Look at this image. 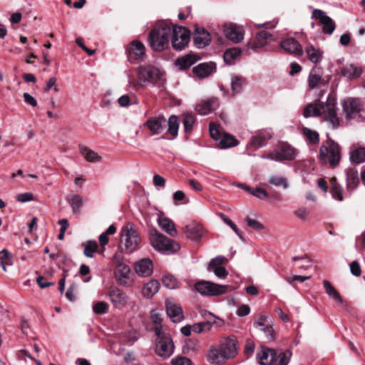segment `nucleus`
Listing matches in <instances>:
<instances>
[{
    "label": "nucleus",
    "instance_id": "7ed1b4c3",
    "mask_svg": "<svg viewBox=\"0 0 365 365\" xmlns=\"http://www.w3.org/2000/svg\"><path fill=\"white\" fill-rule=\"evenodd\" d=\"M162 73L151 65L140 66L138 68V81L128 75V86L137 91L143 86L144 83H155L161 78Z\"/></svg>",
    "mask_w": 365,
    "mask_h": 365
},
{
    "label": "nucleus",
    "instance_id": "49530a36",
    "mask_svg": "<svg viewBox=\"0 0 365 365\" xmlns=\"http://www.w3.org/2000/svg\"><path fill=\"white\" fill-rule=\"evenodd\" d=\"M168 132L175 138L178 135L179 128L178 118L176 115H171L168 119Z\"/></svg>",
    "mask_w": 365,
    "mask_h": 365
},
{
    "label": "nucleus",
    "instance_id": "bb28decb",
    "mask_svg": "<svg viewBox=\"0 0 365 365\" xmlns=\"http://www.w3.org/2000/svg\"><path fill=\"white\" fill-rule=\"evenodd\" d=\"M158 225L170 236L176 237L178 235L175 224L170 219L163 215H160L158 218Z\"/></svg>",
    "mask_w": 365,
    "mask_h": 365
},
{
    "label": "nucleus",
    "instance_id": "1a4fd4ad",
    "mask_svg": "<svg viewBox=\"0 0 365 365\" xmlns=\"http://www.w3.org/2000/svg\"><path fill=\"white\" fill-rule=\"evenodd\" d=\"M170 36L173 48L176 51H182L190 42V32L183 26H173Z\"/></svg>",
    "mask_w": 365,
    "mask_h": 365
},
{
    "label": "nucleus",
    "instance_id": "c03bdc74",
    "mask_svg": "<svg viewBox=\"0 0 365 365\" xmlns=\"http://www.w3.org/2000/svg\"><path fill=\"white\" fill-rule=\"evenodd\" d=\"M12 265L11 254L6 250L0 251V266L4 272L7 271V267Z\"/></svg>",
    "mask_w": 365,
    "mask_h": 365
},
{
    "label": "nucleus",
    "instance_id": "6e6d98bb",
    "mask_svg": "<svg viewBox=\"0 0 365 365\" xmlns=\"http://www.w3.org/2000/svg\"><path fill=\"white\" fill-rule=\"evenodd\" d=\"M219 216L221 218V220L226 224L229 227H230V228L240 237H241V234H240V230L238 229V227H237V225L228 217H227L225 215L222 214V213H220L219 214Z\"/></svg>",
    "mask_w": 365,
    "mask_h": 365
},
{
    "label": "nucleus",
    "instance_id": "f257e3e1",
    "mask_svg": "<svg viewBox=\"0 0 365 365\" xmlns=\"http://www.w3.org/2000/svg\"><path fill=\"white\" fill-rule=\"evenodd\" d=\"M239 349V342L235 336L223 337L217 345L210 347L206 359L210 364L223 365L237 356Z\"/></svg>",
    "mask_w": 365,
    "mask_h": 365
},
{
    "label": "nucleus",
    "instance_id": "c756f323",
    "mask_svg": "<svg viewBox=\"0 0 365 365\" xmlns=\"http://www.w3.org/2000/svg\"><path fill=\"white\" fill-rule=\"evenodd\" d=\"M272 137V133L269 130H262L252 137L251 144L256 148H260Z\"/></svg>",
    "mask_w": 365,
    "mask_h": 365
},
{
    "label": "nucleus",
    "instance_id": "a878e982",
    "mask_svg": "<svg viewBox=\"0 0 365 365\" xmlns=\"http://www.w3.org/2000/svg\"><path fill=\"white\" fill-rule=\"evenodd\" d=\"M215 65L212 63H202L192 68L193 73L200 78H205L215 71Z\"/></svg>",
    "mask_w": 365,
    "mask_h": 365
},
{
    "label": "nucleus",
    "instance_id": "603ef678",
    "mask_svg": "<svg viewBox=\"0 0 365 365\" xmlns=\"http://www.w3.org/2000/svg\"><path fill=\"white\" fill-rule=\"evenodd\" d=\"M163 284L170 289H174L178 287V280L177 279L170 274L165 275L163 277Z\"/></svg>",
    "mask_w": 365,
    "mask_h": 365
},
{
    "label": "nucleus",
    "instance_id": "f3484780",
    "mask_svg": "<svg viewBox=\"0 0 365 365\" xmlns=\"http://www.w3.org/2000/svg\"><path fill=\"white\" fill-rule=\"evenodd\" d=\"M212 41L210 33L204 28L196 26L193 32V41L196 47L203 48Z\"/></svg>",
    "mask_w": 365,
    "mask_h": 365
},
{
    "label": "nucleus",
    "instance_id": "6ab92c4d",
    "mask_svg": "<svg viewBox=\"0 0 365 365\" xmlns=\"http://www.w3.org/2000/svg\"><path fill=\"white\" fill-rule=\"evenodd\" d=\"M277 356L274 349L261 346L257 354V359L260 365H272Z\"/></svg>",
    "mask_w": 365,
    "mask_h": 365
},
{
    "label": "nucleus",
    "instance_id": "a19ab883",
    "mask_svg": "<svg viewBox=\"0 0 365 365\" xmlns=\"http://www.w3.org/2000/svg\"><path fill=\"white\" fill-rule=\"evenodd\" d=\"M79 150L81 155L85 158V159L91 163L99 161L101 157L94 151L89 149L88 147L85 145H79Z\"/></svg>",
    "mask_w": 365,
    "mask_h": 365
},
{
    "label": "nucleus",
    "instance_id": "6e6552de",
    "mask_svg": "<svg viewBox=\"0 0 365 365\" xmlns=\"http://www.w3.org/2000/svg\"><path fill=\"white\" fill-rule=\"evenodd\" d=\"M155 334L158 336L156 343V353L163 358L170 357L174 351V344L170 336L162 331L160 327L155 328Z\"/></svg>",
    "mask_w": 365,
    "mask_h": 365
},
{
    "label": "nucleus",
    "instance_id": "473e14b6",
    "mask_svg": "<svg viewBox=\"0 0 365 365\" xmlns=\"http://www.w3.org/2000/svg\"><path fill=\"white\" fill-rule=\"evenodd\" d=\"M305 53H307L308 59L315 65L321 63L322 61L324 52L320 48H316L312 44L306 46Z\"/></svg>",
    "mask_w": 365,
    "mask_h": 365
},
{
    "label": "nucleus",
    "instance_id": "4d7b16f0",
    "mask_svg": "<svg viewBox=\"0 0 365 365\" xmlns=\"http://www.w3.org/2000/svg\"><path fill=\"white\" fill-rule=\"evenodd\" d=\"M242 85H243V81H242V78H240L237 76H234L232 78L231 86H232V89L233 93H240L242 90Z\"/></svg>",
    "mask_w": 365,
    "mask_h": 365
},
{
    "label": "nucleus",
    "instance_id": "e2e57ef3",
    "mask_svg": "<svg viewBox=\"0 0 365 365\" xmlns=\"http://www.w3.org/2000/svg\"><path fill=\"white\" fill-rule=\"evenodd\" d=\"M208 270L212 271L215 274L220 278H224L228 274V272L223 266H218L217 267L215 268H210L208 267Z\"/></svg>",
    "mask_w": 365,
    "mask_h": 365
},
{
    "label": "nucleus",
    "instance_id": "aec40b11",
    "mask_svg": "<svg viewBox=\"0 0 365 365\" xmlns=\"http://www.w3.org/2000/svg\"><path fill=\"white\" fill-rule=\"evenodd\" d=\"M280 46L287 53L300 56L303 53V49L301 44L294 38H289L280 43Z\"/></svg>",
    "mask_w": 365,
    "mask_h": 365
},
{
    "label": "nucleus",
    "instance_id": "ea45409f",
    "mask_svg": "<svg viewBox=\"0 0 365 365\" xmlns=\"http://www.w3.org/2000/svg\"><path fill=\"white\" fill-rule=\"evenodd\" d=\"M323 284L324 287V289L326 293L329 297V298L334 300L336 303L341 304L343 302V299L338 292V291L332 286L330 282L328 280H324Z\"/></svg>",
    "mask_w": 365,
    "mask_h": 365
},
{
    "label": "nucleus",
    "instance_id": "de8ad7c7",
    "mask_svg": "<svg viewBox=\"0 0 365 365\" xmlns=\"http://www.w3.org/2000/svg\"><path fill=\"white\" fill-rule=\"evenodd\" d=\"M292 356L290 350H287L284 352H280L274 361V365H288Z\"/></svg>",
    "mask_w": 365,
    "mask_h": 365
},
{
    "label": "nucleus",
    "instance_id": "4468645a",
    "mask_svg": "<svg viewBox=\"0 0 365 365\" xmlns=\"http://www.w3.org/2000/svg\"><path fill=\"white\" fill-rule=\"evenodd\" d=\"M225 36L232 42L238 43L244 39L245 31L242 26L235 23H227L223 26Z\"/></svg>",
    "mask_w": 365,
    "mask_h": 365
},
{
    "label": "nucleus",
    "instance_id": "052dcab7",
    "mask_svg": "<svg viewBox=\"0 0 365 365\" xmlns=\"http://www.w3.org/2000/svg\"><path fill=\"white\" fill-rule=\"evenodd\" d=\"M172 365H192L190 359L185 356H176L171 360Z\"/></svg>",
    "mask_w": 365,
    "mask_h": 365
},
{
    "label": "nucleus",
    "instance_id": "72a5a7b5",
    "mask_svg": "<svg viewBox=\"0 0 365 365\" xmlns=\"http://www.w3.org/2000/svg\"><path fill=\"white\" fill-rule=\"evenodd\" d=\"M346 187L349 190L355 189L359 183L358 170L351 168L346 170Z\"/></svg>",
    "mask_w": 365,
    "mask_h": 365
},
{
    "label": "nucleus",
    "instance_id": "58836bf2",
    "mask_svg": "<svg viewBox=\"0 0 365 365\" xmlns=\"http://www.w3.org/2000/svg\"><path fill=\"white\" fill-rule=\"evenodd\" d=\"M330 192L332 197L339 201H342L344 190L342 187L339 184L336 178H332L330 180Z\"/></svg>",
    "mask_w": 365,
    "mask_h": 365
},
{
    "label": "nucleus",
    "instance_id": "774afa93",
    "mask_svg": "<svg viewBox=\"0 0 365 365\" xmlns=\"http://www.w3.org/2000/svg\"><path fill=\"white\" fill-rule=\"evenodd\" d=\"M350 271L351 274L356 277H359L361 275V267L358 262H352L350 264Z\"/></svg>",
    "mask_w": 365,
    "mask_h": 365
},
{
    "label": "nucleus",
    "instance_id": "9d476101",
    "mask_svg": "<svg viewBox=\"0 0 365 365\" xmlns=\"http://www.w3.org/2000/svg\"><path fill=\"white\" fill-rule=\"evenodd\" d=\"M210 135L222 149H227L238 145V140L228 133H221L213 123L209 125Z\"/></svg>",
    "mask_w": 365,
    "mask_h": 365
},
{
    "label": "nucleus",
    "instance_id": "09e8293b",
    "mask_svg": "<svg viewBox=\"0 0 365 365\" xmlns=\"http://www.w3.org/2000/svg\"><path fill=\"white\" fill-rule=\"evenodd\" d=\"M350 160L359 164L365 161V148H359L352 151L350 155Z\"/></svg>",
    "mask_w": 365,
    "mask_h": 365
},
{
    "label": "nucleus",
    "instance_id": "a18cd8bd",
    "mask_svg": "<svg viewBox=\"0 0 365 365\" xmlns=\"http://www.w3.org/2000/svg\"><path fill=\"white\" fill-rule=\"evenodd\" d=\"M83 246L84 247L83 254L87 257H93L98 249V244L96 241H86Z\"/></svg>",
    "mask_w": 365,
    "mask_h": 365
},
{
    "label": "nucleus",
    "instance_id": "13d9d810",
    "mask_svg": "<svg viewBox=\"0 0 365 365\" xmlns=\"http://www.w3.org/2000/svg\"><path fill=\"white\" fill-rule=\"evenodd\" d=\"M245 221H246L247 225L253 230H262L264 228V226L262 223H260L256 219H253V218L250 217V216H247L245 217Z\"/></svg>",
    "mask_w": 365,
    "mask_h": 365
},
{
    "label": "nucleus",
    "instance_id": "b1692460",
    "mask_svg": "<svg viewBox=\"0 0 365 365\" xmlns=\"http://www.w3.org/2000/svg\"><path fill=\"white\" fill-rule=\"evenodd\" d=\"M218 100L216 98H210L202 101L196 106V110L200 115H207L211 113L218 106Z\"/></svg>",
    "mask_w": 365,
    "mask_h": 365
},
{
    "label": "nucleus",
    "instance_id": "423d86ee",
    "mask_svg": "<svg viewBox=\"0 0 365 365\" xmlns=\"http://www.w3.org/2000/svg\"><path fill=\"white\" fill-rule=\"evenodd\" d=\"M150 241L152 247L163 254H173L180 250V245L160 233L156 230H153L150 233Z\"/></svg>",
    "mask_w": 365,
    "mask_h": 365
},
{
    "label": "nucleus",
    "instance_id": "cd10ccee",
    "mask_svg": "<svg viewBox=\"0 0 365 365\" xmlns=\"http://www.w3.org/2000/svg\"><path fill=\"white\" fill-rule=\"evenodd\" d=\"M343 108L348 118H353L361 110L359 100L349 98L343 103Z\"/></svg>",
    "mask_w": 365,
    "mask_h": 365
},
{
    "label": "nucleus",
    "instance_id": "79ce46f5",
    "mask_svg": "<svg viewBox=\"0 0 365 365\" xmlns=\"http://www.w3.org/2000/svg\"><path fill=\"white\" fill-rule=\"evenodd\" d=\"M269 183L275 186L280 187L286 190L289 187L288 179L280 175H272L269 178Z\"/></svg>",
    "mask_w": 365,
    "mask_h": 365
},
{
    "label": "nucleus",
    "instance_id": "f8f14e48",
    "mask_svg": "<svg viewBox=\"0 0 365 365\" xmlns=\"http://www.w3.org/2000/svg\"><path fill=\"white\" fill-rule=\"evenodd\" d=\"M297 150L288 144H283L279 148L269 153V160L282 162L292 160L297 155Z\"/></svg>",
    "mask_w": 365,
    "mask_h": 365
},
{
    "label": "nucleus",
    "instance_id": "dca6fc26",
    "mask_svg": "<svg viewBox=\"0 0 365 365\" xmlns=\"http://www.w3.org/2000/svg\"><path fill=\"white\" fill-rule=\"evenodd\" d=\"M108 296L113 307L115 309H122L127 304L128 301V296L115 287L109 289Z\"/></svg>",
    "mask_w": 365,
    "mask_h": 365
},
{
    "label": "nucleus",
    "instance_id": "5701e85b",
    "mask_svg": "<svg viewBox=\"0 0 365 365\" xmlns=\"http://www.w3.org/2000/svg\"><path fill=\"white\" fill-rule=\"evenodd\" d=\"M273 36L267 31H261L256 34L255 41L250 44L252 48H261L274 41Z\"/></svg>",
    "mask_w": 365,
    "mask_h": 365
},
{
    "label": "nucleus",
    "instance_id": "a211bd4d",
    "mask_svg": "<svg viewBox=\"0 0 365 365\" xmlns=\"http://www.w3.org/2000/svg\"><path fill=\"white\" fill-rule=\"evenodd\" d=\"M128 58L130 61L140 60L145 53V48L143 43L138 41H133L126 50Z\"/></svg>",
    "mask_w": 365,
    "mask_h": 365
},
{
    "label": "nucleus",
    "instance_id": "4c0bfd02",
    "mask_svg": "<svg viewBox=\"0 0 365 365\" xmlns=\"http://www.w3.org/2000/svg\"><path fill=\"white\" fill-rule=\"evenodd\" d=\"M67 202L71 205L74 213H79L83 204L81 196L77 194L69 195L66 197Z\"/></svg>",
    "mask_w": 365,
    "mask_h": 365
},
{
    "label": "nucleus",
    "instance_id": "39448f33",
    "mask_svg": "<svg viewBox=\"0 0 365 365\" xmlns=\"http://www.w3.org/2000/svg\"><path fill=\"white\" fill-rule=\"evenodd\" d=\"M120 242L127 253H133L141 246V237L133 223L125 225L120 232Z\"/></svg>",
    "mask_w": 365,
    "mask_h": 365
},
{
    "label": "nucleus",
    "instance_id": "0e129e2a",
    "mask_svg": "<svg viewBox=\"0 0 365 365\" xmlns=\"http://www.w3.org/2000/svg\"><path fill=\"white\" fill-rule=\"evenodd\" d=\"M278 24V19H273L272 21H267L264 24H256L255 26L257 29L265 28L267 29H272L276 27Z\"/></svg>",
    "mask_w": 365,
    "mask_h": 365
},
{
    "label": "nucleus",
    "instance_id": "3c124183",
    "mask_svg": "<svg viewBox=\"0 0 365 365\" xmlns=\"http://www.w3.org/2000/svg\"><path fill=\"white\" fill-rule=\"evenodd\" d=\"M93 311L96 314H107L109 311V305L105 302H98L93 305Z\"/></svg>",
    "mask_w": 365,
    "mask_h": 365
},
{
    "label": "nucleus",
    "instance_id": "412c9836",
    "mask_svg": "<svg viewBox=\"0 0 365 365\" xmlns=\"http://www.w3.org/2000/svg\"><path fill=\"white\" fill-rule=\"evenodd\" d=\"M165 119L163 117H152L147 120L145 125L149 129L151 135H158L164 130Z\"/></svg>",
    "mask_w": 365,
    "mask_h": 365
},
{
    "label": "nucleus",
    "instance_id": "e433bc0d",
    "mask_svg": "<svg viewBox=\"0 0 365 365\" xmlns=\"http://www.w3.org/2000/svg\"><path fill=\"white\" fill-rule=\"evenodd\" d=\"M322 73L317 68H313L308 77V85L310 89H314L322 83Z\"/></svg>",
    "mask_w": 365,
    "mask_h": 365
},
{
    "label": "nucleus",
    "instance_id": "338daca9",
    "mask_svg": "<svg viewBox=\"0 0 365 365\" xmlns=\"http://www.w3.org/2000/svg\"><path fill=\"white\" fill-rule=\"evenodd\" d=\"M16 199L19 202H26L34 200V195L31 192H24L18 195Z\"/></svg>",
    "mask_w": 365,
    "mask_h": 365
},
{
    "label": "nucleus",
    "instance_id": "c9c22d12",
    "mask_svg": "<svg viewBox=\"0 0 365 365\" xmlns=\"http://www.w3.org/2000/svg\"><path fill=\"white\" fill-rule=\"evenodd\" d=\"M160 287V282L158 280L152 279L143 286V294L147 298H150L159 291Z\"/></svg>",
    "mask_w": 365,
    "mask_h": 365
},
{
    "label": "nucleus",
    "instance_id": "37998d69",
    "mask_svg": "<svg viewBox=\"0 0 365 365\" xmlns=\"http://www.w3.org/2000/svg\"><path fill=\"white\" fill-rule=\"evenodd\" d=\"M302 134L306 139L312 145H317L319 142V133L308 128H302Z\"/></svg>",
    "mask_w": 365,
    "mask_h": 365
},
{
    "label": "nucleus",
    "instance_id": "4be33fe9",
    "mask_svg": "<svg viewBox=\"0 0 365 365\" xmlns=\"http://www.w3.org/2000/svg\"><path fill=\"white\" fill-rule=\"evenodd\" d=\"M130 274L129 266L124 263H118L115 269V276L119 284L125 286Z\"/></svg>",
    "mask_w": 365,
    "mask_h": 365
},
{
    "label": "nucleus",
    "instance_id": "5fc2aeb1",
    "mask_svg": "<svg viewBox=\"0 0 365 365\" xmlns=\"http://www.w3.org/2000/svg\"><path fill=\"white\" fill-rule=\"evenodd\" d=\"M211 325L208 322H199L192 325V331L196 334H200L205 331L210 330Z\"/></svg>",
    "mask_w": 365,
    "mask_h": 365
},
{
    "label": "nucleus",
    "instance_id": "8fccbe9b",
    "mask_svg": "<svg viewBox=\"0 0 365 365\" xmlns=\"http://www.w3.org/2000/svg\"><path fill=\"white\" fill-rule=\"evenodd\" d=\"M241 51L237 48L227 50L224 53L225 61L227 64H232L234 60L240 56Z\"/></svg>",
    "mask_w": 365,
    "mask_h": 365
},
{
    "label": "nucleus",
    "instance_id": "864d4df0",
    "mask_svg": "<svg viewBox=\"0 0 365 365\" xmlns=\"http://www.w3.org/2000/svg\"><path fill=\"white\" fill-rule=\"evenodd\" d=\"M195 118L192 114H185L183 118V125L185 132L188 133L192 130Z\"/></svg>",
    "mask_w": 365,
    "mask_h": 365
},
{
    "label": "nucleus",
    "instance_id": "2f4dec72",
    "mask_svg": "<svg viewBox=\"0 0 365 365\" xmlns=\"http://www.w3.org/2000/svg\"><path fill=\"white\" fill-rule=\"evenodd\" d=\"M198 60L197 56L194 54H186L175 60V65L180 70H186L195 64Z\"/></svg>",
    "mask_w": 365,
    "mask_h": 365
},
{
    "label": "nucleus",
    "instance_id": "c85d7f7f",
    "mask_svg": "<svg viewBox=\"0 0 365 365\" xmlns=\"http://www.w3.org/2000/svg\"><path fill=\"white\" fill-rule=\"evenodd\" d=\"M185 232L188 239L198 241L202 236V227L200 225L190 223L185 227Z\"/></svg>",
    "mask_w": 365,
    "mask_h": 365
},
{
    "label": "nucleus",
    "instance_id": "9b49d317",
    "mask_svg": "<svg viewBox=\"0 0 365 365\" xmlns=\"http://www.w3.org/2000/svg\"><path fill=\"white\" fill-rule=\"evenodd\" d=\"M227 286L209 281H200L195 284V289L203 296H218L226 293Z\"/></svg>",
    "mask_w": 365,
    "mask_h": 365
},
{
    "label": "nucleus",
    "instance_id": "ddd939ff",
    "mask_svg": "<svg viewBox=\"0 0 365 365\" xmlns=\"http://www.w3.org/2000/svg\"><path fill=\"white\" fill-rule=\"evenodd\" d=\"M254 327L263 331L269 341H273L275 333L272 319L264 314H259L254 321Z\"/></svg>",
    "mask_w": 365,
    "mask_h": 365
},
{
    "label": "nucleus",
    "instance_id": "393cba45",
    "mask_svg": "<svg viewBox=\"0 0 365 365\" xmlns=\"http://www.w3.org/2000/svg\"><path fill=\"white\" fill-rule=\"evenodd\" d=\"M166 312L168 316L174 323H178L184 318L182 308L173 302H166Z\"/></svg>",
    "mask_w": 365,
    "mask_h": 365
},
{
    "label": "nucleus",
    "instance_id": "680f3d73",
    "mask_svg": "<svg viewBox=\"0 0 365 365\" xmlns=\"http://www.w3.org/2000/svg\"><path fill=\"white\" fill-rule=\"evenodd\" d=\"M252 195L259 200H266L269 197L268 192L262 187L255 188Z\"/></svg>",
    "mask_w": 365,
    "mask_h": 365
},
{
    "label": "nucleus",
    "instance_id": "bf43d9fd",
    "mask_svg": "<svg viewBox=\"0 0 365 365\" xmlns=\"http://www.w3.org/2000/svg\"><path fill=\"white\" fill-rule=\"evenodd\" d=\"M227 262V259L222 256H218L215 258L211 259L209 263L208 267L210 268L217 267L218 266H222V264H225Z\"/></svg>",
    "mask_w": 365,
    "mask_h": 365
},
{
    "label": "nucleus",
    "instance_id": "7c9ffc66",
    "mask_svg": "<svg viewBox=\"0 0 365 365\" xmlns=\"http://www.w3.org/2000/svg\"><path fill=\"white\" fill-rule=\"evenodd\" d=\"M153 262L150 259H143L135 266L136 273L143 277L150 276L153 273Z\"/></svg>",
    "mask_w": 365,
    "mask_h": 365
},
{
    "label": "nucleus",
    "instance_id": "2eb2a0df",
    "mask_svg": "<svg viewBox=\"0 0 365 365\" xmlns=\"http://www.w3.org/2000/svg\"><path fill=\"white\" fill-rule=\"evenodd\" d=\"M312 18L319 21L320 24L322 26L323 33L331 35L335 30V23L324 11L318 9H314Z\"/></svg>",
    "mask_w": 365,
    "mask_h": 365
},
{
    "label": "nucleus",
    "instance_id": "f704fd0d",
    "mask_svg": "<svg viewBox=\"0 0 365 365\" xmlns=\"http://www.w3.org/2000/svg\"><path fill=\"white\" fill-rule=\"evenodd\" d=\"M361 73V69L353 64L346 65L341 69V75L349 79L357 78Z\"/></svg>",
    "mask_w": 365,
    "mask_h": 365
},
{
    "label": "nucleus",
    "instance_id": "f03ea898",
    "mask_svg": "<svg viewBox=\"0 0 365 365\" xmlns=\"http://www.w3.org/2000/svg\"><path fill=\"white\" fill-rule=\"evenodd\" d=\"M336 106V101L328 97L325 103H311L307 104L304 109L303 115L306 118L322 115L325 121L329 122L334 128H336L339 124Z\"/></svg>",
    "mask_w": 365,
    "mask_h": 365
},
{
    "label": "nucleus",
    "instance_id": "69168bd1",
    "mask_svg": "<svg viewBox=\"0 0 365 365\" xmlns=\"http://www.w3.org/2000/svg\"><path fill=\"white\" fill-rule=\"evenodd\" d=\"M255 345L254 342H252L251 341H247L246 342L244 353L247 358L250 357L253 354V353L255 351Z\"/></svg>",
    "mask_w": 365,
    "mask_h": 365
},
{
    "label": "nucleus",
    "instance_id": "0eeeda50",
    "mask_svg": "<svg viewBox=\"0 0 365 365\" xmlns=\"http://www.w3.org/2000/svg\"><path fill=\"white\" fill-rule=\"evenodd\" d=\"M319 159L324 163L336 167L340 162V148L337 143L331 139L327 140L319 148Z\"/></svg>",
    "mask_w": 365,
    "mask_h": 365
},
{
    "label": "nucleus",
    "instance_id": "20e7f679",
    "mask_svg": "<svg viewBox=\"0 0 365 365\" xmlns=\"http://www.w3.org/2000/svg\"><path fill=\"white\" fill-rule=\"evenodd\" d=\"M171 36V26L162 24L154 28L149 34L148 42L150 47L157 51L167 48Z\"/></svg>",
    "mask_w": 365,
    "mask_h": 365
}]
</instances>
